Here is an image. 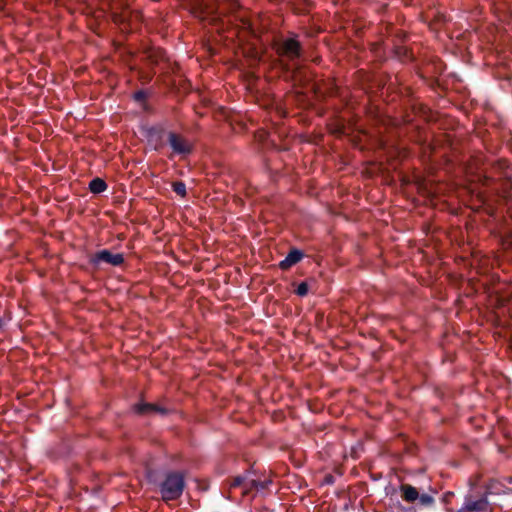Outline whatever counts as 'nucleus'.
<instances>
[{
  "label": "nucleus",
  "mask_w": 512,
  "mask_h": 512,
  "mask_svg": "<svg viewBox=\"0 0 512 512\" xmlns=\"http://www.w3.org/2000/svg\"><path fill=\"white\" fill-rule=\"evenodd\" d=\"M159 492L164 502L175 501L179 499L185 488L184 475L181 472H168L159 484Z\"/></svg>",
  "instance_id": "f03ea898"
},
{
  "label": "nucleus",
  "mask_w": 512,
  "mask_h": 512,
  "mask_svg": "<svg viewBox=\"0 0 512 512\" xmlns=\"http://www.w3.org/2000/svg\"><path fill=\"white\" fill-rule=\"evenodd\" d=\"M303 257L304 253L301 250L297 248H292L287 254V256L282 261H280L279 268L281 270H288L293 265L300 262L303 259Z\"/></svg>",
  "instance_id": "0eeeda50"
},
{
  "label": "nucleus",
  "mask_w": 512,
  "mask_h": 512,
  "mask_svg": "<svg viewBox=\"0 0 512 512\" xmlns=\"http://www.w3.org/2000/svg\"><path fill=\"white\" fill-rule=\"evenodd\" d=\"M249 483L252 486H254L256 491L266 489L268 484H269V482H267V481H260V480H257V479H254V481H249Z\"/></svg>",
  "instance_id": "dca6fc26"
},
{
  "label": "nucleus",
  "mask_w": 512,
  "mask_h": 512,
  "mask_svg": "<svg viewBox=\"0 0 512 512\" xmlns=\"http://www.w3.org/2000/svg\"><path fill=\"white\" fill-rule=\"evenodd\" d=\"M308 292L309 287L307 282H301L295 290V293L300 297H305L308 294Z\"/></svg>",
  "instance_id": "4468645a"
},
{
  "label": "nucleus",
  "mask_w": 512,
  "mask_h": 512,
  "mask_svg": "<svg viewBox=\"0 0 512 512\" xmlns=\"http://www.w3.org/2000/svg\"><path fill=\"white\" fill-rule=\"evenodd\" d=\"M108 188L107 183L99 177L92 179L89 183V190L94 194H100Z\"/></svg>",
  "instance_id": "1a4fd4ad"
},
{
  "label": "nucleus",
  "mask_w": 512,
  "mask_h": 512,
  "mask_svg": "<svg viewBox=\"0 0 512 512\" xmlns=\"http://www.w3.org/2000/svg\"><path fill=\"white\" fill-rule=\"evenodd\" d=\"M479 181H480V183H481L483 186H487V187H488V186H490V185H491V183H492V181H493V180H492V178H490V177H488V176L484 175V176H481V177L479 178Z\"/></svg>",
  "instance_id": "a211bd4d"
},
{
  "label": "nucleus",
  "mask_w": 512,
  "mask_h": 512,
  "mask_svg": "<svg viewBox=\"0 0 512 512\" xmlns=\"http://www.w3.org/2000/svg\"><path fill=\"white\" fill-rule=\"evenodd\" d=\"M277 52L279 56L285 57L289 61H295L302 55V46L296 39L288 38L278 45Z\"/></svg>",
  "instance_id": "39448f33"
},
{
  "label": "nucleus",
  "mask_w": 512,
  "mask_h": 512,
  "mask_svg": "<svg viewBox=\"0 0 512 512\" xmlns=\"http://www.w3.org/2000/svg\"><path fill=\"white\" fill-rule=\"evenodd\" d=\"M252 475V472L251 471H247V477H246V482L243 486V495H248L251 491L255 490L254 486H252L249 481H254V478L251 477Z\"/></svg>",
  "instance_id": "ddd939ff"
},
{
  "label": "nucleus",
  "mask_w": 512,
  "mask_h": 512,
  "mask_svg": "<svg viewBox=\"0 0 512 512\" xmlns=\"http://www.w3.org/2000/svg\"><path fill=\"white\" fill-rule=\"evenodd\" d=\"M165 134L167 136V143L172 150V154L169 156L170 159H172L173 156H179L181 159H185L192 154L194 146L182 134L175 131L167 132L161 125L153 126L148 130V135L157 139H161Z\"/></svg>",
  "instance_id": "f257e3e1"
},
{
  "label": "nucleus",
  "mask_w": 512,
  "mask_h": 512,
  "mask_svg": "<svg viewBox=\"0 0 512 512\" xmlns=\"http://www.w3.org/2000/svg\"><path fill=\"white\" fill-rule=\"evenodd\" d=\"M488 500L486 496L474 500L471 496H466L463 506L457 512H486Z\"/></svg>",
  "instance_id": "423d86ee"
},
{
  "label": "nucleus",
  "mask_w": 512,
  "mask_h": 512,
  "mask_svg": "<svg viewBox=\"0 0 512 512\" xmlns=\"http://www.w3.org/2000/svg\"><path fill=\"white\" fill-rule=\"evenodd\" d=\"M124 255L122 253H112L108 249L95 252L90 256L89 263L94 267H99L102 263L119 267L124 264Z\"/></svg>",
  "instance_id": "20e7f679"
},
{
  "label": "nucleus",
  "mask_w": 512,
  "mask_h": 512,
  "mask_svg": "<svg viewBox=\"0 0 512 512\" xmlns=\"http://www.w3.org/2000/svg\"><path fill=\"white\" fill-rule=\"evenodd\" d=\"M172 189L177 195H179L183 198L186 197V195H187L186 185L183 181L173 182Z\"/></svg>",
  "instance_id": "f8f14e48"
},
{
  "label": "nucleus",
  "mask_w": 512,
  "mask_h": 512,
  "mask_svg": "<svg viewBox=\"0 0 512 512\" xmlns=\"http://www.w3.org/2000/svg\"><path fill=\"white\" fill-rule=\"evenodd\" d=\"M394 54L400 61L413 60V55H412L411 51L407 47L402 46V45L395 46Z\"/></svg>",
  "instance_id": "9d476101"
},
{
  "label": "nucleus",
  "mask_w": 512,
  "mask_h": 512,
  "mask_svg": "<svg viewBox=\"0 0 512 512\" xmlns=\"http://www.w3.org/2000/svg\"><path fill=\"white\" fill-rule=\"evenodd\" d=\"M399 490L401 498L407 503L413 504L418 501V504L422 507H432L435 504L433 496V494L437 493L435 490H431L432 494L420 493L416 487L406 483L401 484Z\"/></svg>",
  "instance_id": "7ed1b4c3"
},
{
  "label": "nucleus",
  "mask_w": 512,
  "mask_h": 512,
  "mask_svg": "<svg viewBox=\"0 0 512 512\" xmlns=\"http://www.w3.org/2000/svg\"><path fill=\"white\" fill-rule=\"evenodd\" d=\"M149 61L151 64H157L158 61L162 58V51H151V52H148V55H147Z\"/></svg>",
  "instance_id": "2eb2a0df"
},
{
  "label": "nucleus",
  "mask_w": 512,
  "mask_h": 512,
  "mask_svg": "<svg viewBox=\"0 0 512 512\" xmlns=\"http://www.w3.org/2000/svg\"><path fill=\"white\" fill-rule=\"evenodd\" d=\"M135 411L138 414H142V415L153 414V413H157V414H161V415H166L167 414V409L166 408H164L162 406H159L157 404H153V403H139V404H136L135 405Z\"/></svg>",
  "instance_id": "6e6552de"
},
{
  "label": "nucleus",
  "mask_w": 512,
  "mask_h": 512,
  "mask_svg": "<svg viewBox=\"0 0 512 512\" xmlns=\"http://www.w3.org/2000/svg\"><path fill=\"white\" fill-rule=\"evenodd\" d=\"M246 477H247V471L243 475H237V476L232 477L230 480L227 481L229 488L230 489L238 488V487L243 488V486L246 482Z\"/></svg>",
  "instance_id": "9b49d317"
},
{
  "label": "nucleus",
  "mask_w": 512,
  "mask_h": 512,
  "mask_svg": "<svg viewBox=\"0 0 512 512\" xmlns=\"http://www.w3.org/2000/svg\"><path fill=\"white\" fill-rule=\"evenodd\" d=\"M148 97V94L145 90H138L134 93L133 98L137 102H144Z\"/></svg>",
  "instance_id": "f3484780"
}]
</instances>
